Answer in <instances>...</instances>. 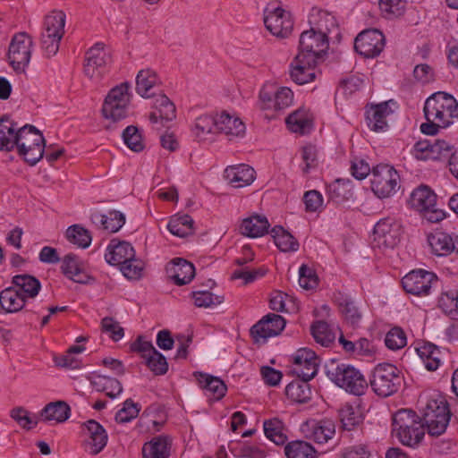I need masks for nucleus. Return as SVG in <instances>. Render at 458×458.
I'll use <instances>...</instances> for the list:
<instances>
[{
  "instance_id": "f257e3e1",
  "label": "nucleus",
  "mask_w": 458,
  "mask_h": 458,
  "mask_svg": "<svg viewBox=\"0 0 458 458\" xmlns=\"http://www.w3.org/2000/svg\"><path fill=\"white\" fill-rule=\"evenodd\" d=\"M317 16L318 20L314 21L315 27L301 34L297 55H303L306 59L318 62L328 48L327 34L330 31V27L335 26V20L327 12L319 11Z\"/></svg>"
},
{
  "instance_id": "f03ea898",
  "label": "nucleus",
  "mask_w": 458,
  "mask_h": 458,
  "mask_svg": "<svg viewBox=\"0 0 458 458\" xmlns=\"http://www.w3.org/2000/svg\"><path fill=\"white\" fill-rule=\"evenodd\" d=\"M325 370L330 380L349 393L360 395L367 387L363 375L352 366L330 360L326 363Z\"/></svg>"
},
{
  "instance_id": "7ed1b4c3",
  "label": "nucleus",
  "mask_w": 458,
  "mask_h": 458,
  "mask_svg": "<svg viewBox=\"0 0 458 458\" xmlns=\"http://www.w3.org/2000/svg\"><path fill=\"white\" fill-rule=\"evenodd\" d=\"M424 114L427 120L437 121L445 128L458 117V102L447 93L437 92L426 100Z\"/></svg>"
},
{
  "instance_id": "20e7f679",
  "label": "nucleus",
  "mask_w": 458,
  "mask_h": 458,
  "mask_svg": "<svg viewBox=\"0 0 458 458\" xmlns=\"http://www.w3.org/2000/svg\"><path fill=\"white\" fill-rule=\"evenodd\" d=\"M393 431L403 445L414 446L424 437V424L412 411L400 410L393 418Z\"/></svg>"
},
{
  "instance_id": "39448f33",
  "label": "nucleus",
  "mask_w": 458,
  "mask_h": 458,
  "mask_svg": "<svg viewBox=\"0 0 458 458\" xmlns=\"http://www.w3.org/2000/svg\"><path fill=\"white\" fill-rule=\"evenodd\" d=\"M15 148L18 154L30 165H36L44 155L45 139L32 125H24L17 130Z\"/></svg>"
},
{
  "instance_id": "423d86ee",
  "label": "nucleus",
  "mask_w": 458,
  "mask_h": 458,
  "mask_svg": "<svg viewBox=\"0 0 458 458\" xmlns=\"http://www.w3.org/2000/svg\"><path fill=\"white\" fill-rule=\"evenodd\" d=\"M130 89L131 84L124 81L108 91L101 108V114L106 120L117 123L127 117L131 98Z\"/></svg>"
},
{
  "instance_id": "0eeeda50",
  "label": "nucleus",
  "mask_w": 458,
  "mask_h": 458,
  "mask_svg": "<svg viewBox=\"0 0 458 458\" xmlns=\"http://www.w3.org/2000/svg\"><path fill=\"white\" fill-rule=\"evenodd\" d=\"M65 22L66 15L63 11H52L45 16L39 43L47 57L57 54L64 35Z\"/></svg>"
},
{
  "instance_id": "6e6552de",
  "label": "nucleus",
  "mask_w": 458,
  "mask_h": 458,
  "mask_svg": "<svg viewBox=\"0 0 458 458\" xmlns=\"http://www.w3.org/2000/svg\"><path fill=\"white\" fill-rule=\"evenodd\" d=\"M447 403L443 399H430L423 408V424L432 437H439L445 430L450 420Z\"/></svg>"
},
{
  "instance_id": "1a4fd4ad",
  "label": "nucleus",
  "mask_w": 458,
  "mask_h": 458,
  "mask_svg": "<svg viewBox=\"0 0 458 458\" xmlns=\"http://www.w3.org/2000/svg\"><path fill=\"white\" fill-rule=\"evenodd\" d=\"M401 381L399 369L392 364L384 363L374 369L370 386L377 395L387 397L397 391Z\"/></svg>"
},
{
  "instance_id": "9d476101",
  "label": "nucleus",
  "mask_w": 458,
  "mask_h": 458,
  "mask_svg": "<svg viewBox=\"0 0 458 458\" xmlns=\"http://www.w3.org/2000/svg\"><path fill=\"white\" fill-rule=\"evenodd\" d=\"M33 40L26 32L15 34L9 45L8 61L17 73H23L30 64Z\"/></svg>"
},
{
  "instance_id": "9b49d317",
  "label": "nucleus",
  "mask_w": 458,
  "mask_h": 458,
  "mask_svg": "<svg viewBox=\"0 0 458 458\" xmlns=\"http://www.w3.org/2000/svg\"><path fill=\"white\" fill-rule=\"evenodd\" d=\"M109 59L106 46L96 43L86 53L83 63V75L93 84L99 85L105 77V68Z\"/></svg>"
},
{
  "instance_id": "f8f14e48",
  "label": "nucleus",
  "mask_w": 458,
  "mask_h": 458,
  "mask_svg": "<svg viewBox=\"0 0 458 458\" xmlns=\"http://www.w3.org/2000/svg\"><path fill=\"white\" fill-rule=\"evenodd\" d=\"M371 189L380 199L389 198L399 188V174L388 165L381 164L371 171Z\"/></svg>"
},
{
  "instance_id": "ddd939ff",
  "label": "nucleus",
  "mask_w": 458,
  "mask_h": 458,
  "mask_svg": "<svg viewBox=\"0 0 458 458\" xmlns=\"http://www.w3.org/2000/svg\"><path fill=\"white\" fill-rule=\"evenodd\" d=\"M437 196L427 186H421L412 191L410 203L424 218L431 223L444 219L445 213L436 208Z\"/></svg>"
},
{
  "instance_id": "4468645a",
  "label": "nucleus",
  "mask_w": 458,
  "mask_h": 458,
  "mask_svg": "<svg viewBox=\"0 0 458 458\" xmlns=\"http://www.w3.org/2000/svg\"><path fill=\"white\" fill-rule=\"evenodd\" d=\"M293 373L305 383L311 380L318 373L320 360L310 349L301 348L293 356Z\"/></svg>"
},
{
  "instance_id": "2eb2a0df",
  "label": "nucleus",
  "mask_w": 458,
  "mask_h": 458,
  "mask_svg": "<svg viewBox=\"0 0 458 458\" xmlns=\"http://www.w3.org/2000/svg\"><path fill=\"white\" fill-rule=\"evenodd\" d=\"M385 47V37L378 30H366L355 38L354 48L366 58L377 56Z\"/></svg>"
},
{
  "instance_id": "dca6fc26",
  "label": "nucleus",
  "mask_w": 458,
  "mask_h": 458,
  "mask_svg": "<svg viewBox=\"0 0 458 458\" xmlns=\"http://www.w3.org/2000/svg\"><path fill=\"white\" fill-rule=\"evenodd\" d=\"M264 23L267 30L279 38H287L293 27L291 14L280 7L266 9Z\"/></svg>"
},
{
  "instance_id": "f3484780",
  "label": "nucleus",
  "mask_w": 458,
  "mask_h": 458,
  "mask_svg": "<svg viewBox=\"0 0 458 458\" xmlns=\"http://www.w3.org/2000/svg\"><path fill=\"white\" fill-rule=\"evenodd\" d=\"M400 234V225L391 218H385L375 225L374 242L378 248L393 249L398 244Z\"/></svg>"
},
{
  "instance_id": "a211bd4d",
  "label": "nucleus",
  "mask_w": 458,
  "mask_h": 458,
  "mask_svg": "<svg viewBox=\"0 0 458 458\" xmlns=\"http://www.w3.org/2000/svg\"><path fill=\"white\" fill-rule=\"evenodd\" d=\"M284 327L285 320L282 316L270 313L251 327L250 334L255 342H265L269 337L278 335Z\"/></svg>"
},
{
  "instance_id": "6ab92c4d",
  "label": "nucleus",
  "mask_w": 458,
  "mask_h": 458,
  "mask_svg": "<svg viewBox=\"0 0 458 458\" xmlns=\"http://www.w3.org/2000/svg\"><path fill=\"white\" fill-rule=\"evenodd\" d=\"M436 279L433 273L424 270H413L403 276L402 280L403 289L411 294H428L432 282Z\"/></svg>"
},
{
  "instance_id": "aec40b11",
  "label": "nucleus",
  "mask_w": 458,
  "mask_h": 458,
  "mask_svg": "<svg viewBox=\"0 0 458 458\" xmlns=\"http://www.w3.org/2000/svg\"><path fill=\"white\" fill-rule=\"evenodd\" d=\"M317 64V61L308 60L303 55H296L291 64V79L299 85L313 81L316 78L315 67Z\"/></svg>"
},
{
  "instance_id": "412c9836",
  "label": "nucleus",
  "mask_w": 458,
  "mask_h": 458,
  "mask_svg": "<svg viewBox=\"0 0 458 458\" xmlns=\"http://www.w3.org/2000/svg\"><path fill=\"white\" fill-rule=\"evenodd\" d=\"M396 103L393 100L371 105L367 110V120L369 127L374 131H384L387 128V117L393 114L392 106Z\"/></svg>"
},
{
  "instance_id": "4be33fe9",
  "label": "nucleus",
  "mask_w": 458,
  "mask_h": 458,
  "mask_svg": "<svg viewBox=\"0 0 458 458\" xmlns=\"http://www.w3.org/2000/svg\"><path fill=\"white\" fill-rule=\"evenodd\" d=\"M245 132V124L239 117L226 112L217 114V133H222L229 140H233L243 138Z\"/></svg>"
},
{
  "instance_id": "5701e85b",
  "label": "nucleus",
  "mask_w": 458,
  "mask_h": 458,
  "mask_svg": "<svg viewBox=\"0 0 458 458\" xmlns=\"http://www.w3.org/2000/svg\"><path fill=\"white\" fill-rule=\"evenodd\" d=\"M225 178L234 188L250 185L256 179L255 170L245 164L230 165L225 170Z\"/></svg>"
},
{
  "instance_id": "b1692460",
  "label": "nucleus",
  "mask_w": 458,
  "mask_h": 458,
  "mask_svg": "<svg viewBox=\"0 0 458 458\" xmlns=\"http://www.w3.org/2000/svg\"><path fill=\"white\" fill-rule=\"evenodd\" d=\"M192 133L198 142L212 141L217 134V114H201L196 118Z\"/></svg>"
},
{
  "instance_id": "393cba45",
  "label": "nucleus",
  "mask_w": 458,
  "mask_h": 458,
  "mask_svg": "<svg viewBox=\"0 0 458 458\" xmlns=\"http://www.w3.org/2000/svg\"><path fill=\"white\" fill-rule=\"evenodd\" d=\"M160 81L156 71L145 68L137 73L136 92L144 98L155 97V89L158 87Z\"/></svg>"
},
{
  "instance_id": "a878e982",
  "label": "nucleus",
  "mask_w": 458,
  "mask_h": 458,
  "mask_svg": "<svg viewBox=\"0 0 458 458\" xmlns=\"http://www.w3.org/2000/svg\"><path fill=\"white\" fill-rule=\"evenodd\" d=\"M168 276L177 284H189L195 276L194 266L183 259H174L167 267Z\"/></svg>"
},
{
  "instance_id": "bb28decb",
  "label": "nucleus",
  "mask_w": 458,
  "mask_h": 458,
  "mask_svg": "<svg viewBox=\"0 0 458 458\" xmlns=\"http://www.w3.org/2000/svg\"><path fill=\"white\" fill-rule=\"evenodd\" d=\"M135 257L132 246L127 242H116L112 240L105 255L106 260L114 266H121Z\"/></svg>"
},
{
  "instance_id": "cd10ccee",
  "label": "nucleus",
  "mask_w": 458,
  "mask_h": 458,
  "mask_svg": "<svg viewBox=\"0 0 458 458\" xmlns=\"http://www.w3.org/2000/svg\"><path fill=\"white\" fill-rule=\"evenodd\" d=\"M306 437L318 444L327 443L335 433V422L331 420H321L307 424Z\"/></svg>"
},
{
  "instance_id": "c85d7f7f",
  "label": "nucleus",
  "mask_w": 458,
  "mask_h": 458,
  "mask_svg": "<svg viewBox=\"0 0 458 458\" xmlns=\"http://www.w3.org/2000/svg\"><path fill=\"white\" fill-rule=\"evenodd\" d=\"M26 299L14 286H10L0 292V308L5 313H15L21 310Z\"/></svg>"
},
{
  "instance_id": "c756f323",
  "label": "nucleus",
  "mask_w": 458,
  "mask_h": 458,
  "mask_svg": "<svg viewBox=\"0 0 458 458\" xmlns=\"http://www.w3.org/2000/svg\"><path fill=\"white\" fill-rule=\"evenodd\" d=\"M170 450V438L166 436H158L144 444L142 455L143 458H168Z\"/></svg>"
},
{
  "instance_id": "7c9ffc66",
  "label": "nucleus",
  "mask_w": 458,
  "mask_h": 458,
  "mask_svg": "<svg viewBox=\"0 0 458 458\" xmlns=\"http://www.w3.org/2000/svg\"><path fill=\"white\" fill-rule=\"evenodd\" d=\"M288 128L295 133L305 134L313 127V115L305 108H300L286 118Z\"/></svg>"
},
{
  "instance_id": "2f4dec72",
  "label": "nucleus",
  "mask_w": 458,
  "mask_h": 458,
  "mask_svg": "<svg viewBox=\"0 0 458 458\" xmlns=\"http://www.w3.org/2000/svg\"><path fill=\"white\" fill-rule=\"evenodd\" d=\"M64 274L76 283L87 284L90 277L84 272L81 262L74 254H67L63 259Z\"/></svg>"
},
{
  "instance_id": "473e14b6",
  "label": "nucleus",
  "mask_w": 458,
  "mask_h": 458,
  "mask_svg": "<svg viewBox=\"0 0 458 458\" xmlns=\"http://www.w3.org/2000/svg\"><path fill=\"white\" fill-rule=\"evenodd\" d=\"M12 284L26 299H34L41 289L40 282L33 276L21 274L13 276Z\"/></svg>"
},
{
  "instance_id": "72a5a7b5",
  "label": "nucleus",
  "mask_w": 458,
  "mask_h": 458,
  "mask_svg": "<svg viewBox=\"0 0 458 458\" xmlns=\"http://www.w3.org/2000/svg\"><path fill=\"white\" fill-rule=\"evenodd\" d=\"M428 243L432 253L437 256H446L454 252V238L444 232L436 231L429 233Z\"/></svg>"
},
{
  "instance_id": "f704fd0d",
  "label": "nucleus",
  "mask_w": 458,
  "mask_h": 458,
  "mask_svg": "<svg viewBox=\"0 0 458 458\" xmlns=\"http://www.w3.org/2000/svg\"><path fill=\"white\" fill-rule=\"evenodd\" d=\"M84 425L89 437L90 453L97 454L106 445L107 434L105 428L94 420H88Z\"/></svg>"
},
{
  "instance_id": "c9c22d12",
  "label": "nucleus",
  "mask_w": 458,
  "mask_h": 458,
  "mask_svg": "<svg viewBox=\"0 0 458 458\" xmlns=\"http://www.w3.org/2000/svg\"><path fill=\"white\" fill-rule=\"evenodd\" d=\"M199 386L206 391L207 394L214 395L216 399H221L226 393V386L222 379L209 374L195 372Z\"/></svg>"
},
{
  "instance_id": "e433bc0d",
  "label": "nucleus",
  "mask_w": 458,
  "mask_h": 458,
  "mask_svg": "<svg viewBox=\"0 0 458 458\" xmlns=\"http://www.w3.org/2000/svg\"><path fill=\"white\" fill-rule=\"evenodd\" d=\"M269 227V223L266 216H252L242 220L240 231L241 233L250 238H257L264 235Z\"/></svg>"
},
{
  "instance_id": "4c0bfd02",
  "label": "nucleus",
  "mask_w": 458,
  "mask_h": 458,
  "mask_svg": "<svg viewBox=\"0 0 458 458\" xmlns=\"http://www.w3.org/2000/svg\"><path fill=\"white\" fill-rule=\"evenodd\" d=\"M71 408L64 401H55L47 403L41 411V417L45 421L55 420L62 423L70 417Z\"/></svg>"
},
{
  "instance_id": "58836bf2",
  "label": "nucleus",
  "mask_w": 458,
  "mask_h": 458,
  "mask_svg": "<svg viewBox=\"0 0 458 458\" xmlns=\"http://www.w3.org/2000/svg\"><path fill=\"white\" fill-rule=\"evenodd\" d=\"M20 127L8 117L0 118V150L11 151L15 148L17 130Z\"/></svg>"
},
{
  "instance_id": "ea45409f",
  "label": "nucleus",
  "mask_w": 458,
  "mask_h": 458,
  "mask_svg": "<svg viewBox=\"0 0 458 458\" xmlns=\"http://www.w3.org/2000/svg\"><path fill=\"white\" fill-rule=\"evenodd\" d=\"M193 219L189 215H174L167 225L169 232L178 237H187L193 234Z\"/></svg>"
},
{
  "instance_id": "a19ab883",
  "label": "nucleus",
  "mask_w": 458,
  "mask_h": 458,
  "mask_svg": "<svg viewBox=\"0 0 458 458\" xmlns=\"http://www.w3.org/2000/svg\"><path fill=\"white\" fill-rule=\"evenodd\" d=\"M96 219H99L102 228L110 233H116L125 223V216L123 213L113 210L108 216L94 213L90 216L92 223H96Z\"/></svg>"
},
{
  "instance_id": "79ce46f5",
  "label": "nucleus",
  "mask_w": 458,
  "mask_h": 458,
  "mask_svg": "<svg viewBox=\"0 0 458 458\" xmlns=\"http://www.w3.org/2000/svg\"><path fill=\"white\" fill-rule=\"evenodd\" d=\"M287 458H317V451L308 442L298 440L289 443L284 447Z\"/></svg>"
},
{
  "instance_id": "37998d69",
  "label": "nucleus",
  "mask_w": 458,
  "mask_h": 458,
  "mask_svg": "<svg viewBox=\"0 0 458 458\" xmlns=\"http://www.w3.org/2000/svg\"><path fill=\"white\" fill-rule=\"evenodd\" d=\"M275 244L282 251H295L299 248L298 242L293 236L281 226H276L271 231Z\"/></svg>"
},
{
  "instance_id": "c03bdc74",
  "label": "nucleus",
  "mask_w": 458,
  "mask_h": 458,
  "mask_svg": "<svg viewBox=\"0 0 458 458\" xmlns=\"http://www.w3.org/2000/svg\"><path fill=\"white\" fill-rule=\"evenodd\" d=\"M417 352L428 370H436L440 364V351L432 344H424L417 348Z\"/></svg>"
},
{
  "instance_id": "a18cd8bd",
  "label": "nucleus",
  "mask_w": 458,
  "mask_h": 458,
  "mask_svg": "<svg viewBox=\"0 0 458 458\" xmlns=\"http://www.w3.org/2000/svg\"><path fill=\"white\" fill-rule=\"evenodd\" d=\"M65 236L71 243L83 249L88 248L92 241L90 233L80 225L69 226Z\"/></svg>"
},
{
  "instance_id": "49530a36",
  "label": "nucleus",
  "mask_w": 458,
  "mask_h": 458,
  "mask_svg": "<svg viewBox=\"0 0 458 458\" xmlns=\"http://www.w3.org/2000/svg\"><path fill=\"white\" fill-rule=\"evenodd\" d=\"M438 306L446 315L454 318L458 315V290L443 291L438 299Z\"/></svg>"
},
{
  "instance_id": "de8ad7c7",
  "label": "nucleus",
  "mask_w": 458,
  "mask_h": 458,
  "mask_svg": "<svg viewBox=\"0 0 458 458\" xmlns=\"http://www.w3.org/2000/svg\"><path fill=\"white\" fill-rule=\"evenodd\" d=\"M311 334L318 344L329 346L335 340V334L325 321H318L311 326Z\"/></svg>"
},
{
  "instance_id": "09e8293b",
  "label": "nucleus",
  "mask_w": 458,
  "mask_h": 458,
  "mask_svg": "<svg viewBox=\"0 0 458 458\" xmlns=\"http://www.w3.org/2000/svg\"><path fill=\"white\" fill-rule=\"evenodd\" d=\"M153 107L165 122L173 121L176 117L174 104L164 94L156 96Z\"/></svg>"
},
{
  "instance_id": "8fccbe9b",
  "label": "nucleus",
  "mask_w": 458,
  "mask_h": 458,
  "mask_svg": "<svg viewBox=\"0 0 458 458\" xmlns=\"http://www.w3.org/2000/svg\"><path fill=\"white\" fill-rule=\"evenodd\" d=\"M124 144L134 152H140L144 149L145 144L138 127L130 125L123 132Z\"/></svg>"
},
{
  "instance_id": "3c124183",
  "label": "nucleus",
  "mask_w": 458,
  "mask_h": 458,
  "mask_svg": "<svg viewBox=\"0 0 458 458\" xmlns=\"http://www.w3.org/2000/svg\"><path fill=\"white\" fill-rule=\"evenodd\" d=\"M264 432L266 437L276 445H283L286 441V436L283 431V423L278 419L266 420Z\"/></svg>"
},
{
  "instance_id": "603ef678",
  "label": "nucleus",
  "mask_w": 458,
  "mask_h": 458,
  "mask_svg": "<svg viewBox=\"0 0 458 458\" xmlns=\"http://www.w3.org/2000/svg\"><path fill=\"white\" fill-rule=\"evenodd\" d=\"M285 393L289 398L296 403H307L310 399V390L304 384L291 383L285 388Z\"/></svg>"
},
{
  "instance_id": "864d4df0",
  "label": "nucleus",
  "mask_w": 458,
  "mask_h": 458,
  "mask_svg": "<svg viewBox=\"0 0 458 458\" xmlns=\"http://www.w3.org/2000/svg\"><path fill=\"white\" fill-rule=\"evenodd\" d=\"M140 406L131 399L123 403V407L115 415V420L120 423H126L136 418L140 412Z\"/></svg>"
},
{
  "instance_id": "5fc2aeb1",
  "label": "nucleus",
  "mask_w": 458,
  "mask_h": 458,
  "mask_svg": "<svg viewBox=\"0 0 458 458\" xmlns=\"http://www.w3.org/2000/svg\"><path fill=\"white\" fill-rule=\"evenodd\" d=\"M340 420L343 428L351 430L360 423V415L352 406L345 405L340 410Z\"/></svg>"
},
{
  "instance_id": "6e6d98bb",
  "label": "nucleus",
  "mask_w": 458,
  "mask_h": 458,
  "mask_svg": "<svg viewBox=\"0 0 458 458\" xmlns=\"http://www.w3.org/2000/svg\"><path fill=\"white\" fill-rule=\"evenodd\" d=\"M341 312L344 315L347 323L352 327L359 325L361 319V313L352 301L345 300L340 304Z\"/></svg>"
},
{
  "instance_id": "4d7b16f0",
  "label": "nucleus",
  "mask_w": 458,
  "mask_h": 458,
  "mask_svg": "<svg viewBox=\"0 0 458 458\" xmlns=\"http://www.w3.org/2000/svg\"><path fill=\"white\" fill-rule=\"evenodd\" d=\"M329 196L333 200L340 202L349 199L352 196V192L350 189H348V184H346L344 180L338 179L330 184Z\"/></svg>"
},
{
  "instance_id": "13d9d810",
  "label": "nucleus",
  "mask_w": 458,
  "mask_h": 458,
  "mask_svg": "<svg viewBox=\"0 0 458 458\" xmlns=\"http://www.w3.org/2000/svg\"><path fill=\"white\" fill-rule=\"evenodd\" d=\"M385 343L389 349L398 350L406 345V335L401 328L394 327L386 334Z\"/></svg>"
},
{
  "instance_id": "bf43d9fd",
  "label": "nucleus",
  "mask_w": 458,
  "mask_h": 458,
  "mask_svg": "<svg viewBox=\"0 0 458 458\" xmlns=\"http://www.w3.org/2000/svg\"><path fill=\"white\" fill-rule=\"evenodd\" d=\"M120 267L122 273L128 279L137 280L142 276L143 263L140 259H136L135 257Z\"/></svg>"
},
{
  "instance_id": "052dcab7",
  "label": "nucleus",
  "mask_w": 458,
  "mask_h": 458,
  "mask_svg": "<svg viewBox=\"0 0 458 458\" xmlns=\"http://www.w3.org/2000/svg\"><path fill=\"white\" fill-rule=\"evenodd\" d=\"M146 363L155 375H163L168 369L166 359L157 351L146 360Z\"/></svg>"
},
{
  "instance_id": "680f3d73",
  "label": "nucleus",
  "mask_w": 458,
  "mask_h": 458,
  "mask_svg": "<svg viewBox=\"0 0 458 458\" xmlns=\"http://www.w3.org/2000/svg\"><path fill=\"white\" fill-rule=\"evenodd\" d=\"M102 330L110 335L114 341L121 340L124 335L123 328L119 322L111 317H106L101 321Z\"/></svg>"
},
{
  "instance_id": "e2e57ef3",
  "label": "nucleus",
  "mask_w": 458,
  "mask_h": 458,
  "mask_svg": "<svg viewBox=\"0 0 458 458\" xmlns=\"http://www.w3.org/2000/svg\"><path fill=\"white\" fill-rule=\"evenodd\" d=\"M259 99L262 109L278 111L272 86H264L259 92Z\"/></svg>"
},
{
  "instance_id": "0e129e2a",
  "label": "nucleus",
  "mask_w": 458,
  "mask_h": 458,
  "mask_svg": "<svg viewBox=\"0 0 458 458\" xmlns=\"http://www.w3.org/2000/svg\"><path fill=\"white\" fill-rule=\"evenodd\" d=\"M299 284L304 290L314 289L318 285L317 275L306 265L300 267Z\"/></svg>"
},
{
  "instance_id": "69168bd1",
  "label": "nucleus",
  "mask_w": 458,
  "mask_h": 458,
  "mask_svg": "<svg viewBox=\"0 0 458 458\" xmlns=\"http://www.w3.org/2000/svg\"><path fill=\"white\" fill-rule=\"evenodd\" d=\"M303 199L308 212H316L323 205V197L318 191H306Z\"/></svg>"
},
{
  "instance_id": "338daca9",
  "label": "nucleus",
  "mask_w": 458,
  "mask_h": 458,
  "mask_svg": "<svg viewBox=\"0 0 458 458\" xmlns=\"http://www.w3.org/2000/svg\"><path fill=\"white\" fill-rule=\"evenodd\" d=\"M379 5L383 13L399 16L405 7V0H380Z\"/></svg>"
},
{
  "instance_id": "774afa93",
  "label": "nucleus",
  "mask_w": 458,
  "mask_h": 458,
  "mask_svg": "<svg viewBox=\"0 0 458 458\" xmlns=\"http://www.w3.org/2000/svg\"><path fill=\"white\" fill-rule=\"evenodd\" d=\"M276 102L278 111L288 107L293 100V93L287 87H281L277 89H274Z\"/></svg>"
}]
</instances>
